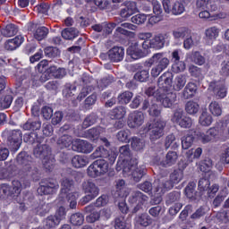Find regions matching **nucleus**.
Here are the masks:
<instances>
[{"mask_svg": "<svg viewBox=\"0 0 229 229\" xmlns=\"http://www.w3.org/2000/svg\"><path fill=\"white\" fill-rule=\"evenodd\" d=\"M187 83V78L185 75H178L173 81V73L167 72L161 75L158 79V87L160 90H165L169 92L171 90H175L180 92Z\"/></svg>", "mask_w": 229, "mask_h": 229, "instance_id": "nucleus-1", "label": "nucleus"}, {"mask_svg": "<svg viewBox=\"0 0 229 229\" xmlns=\"http://www.w3.org/2000/svg\"><path fill=\"white\" fill-rule=\"evenodd\" d=\"M110 171V165L105 159H98L88 167V174L91 178H97L101 174H106Z\"/></svg>", "mask_w": 229, "mask_h": 229, "instance_id": "nucleus-2", "label": "nucleus"}, {"mask_svg": "<svg viewBox=\"0 0 229 229\" xmlns=\"http://www.w3.org/2000/svg\"><path fill=\"white\" fill-rule=\"evenodd\" d=\"M169 36L167 34H157L154 38L144 41L142 47L143 49H149V47L152 49H162V47L165 46V40H167Z\"/></svg>", "mask_w": 229, "mask_h": 229, "instance_id": "nucleus-3", "label": "nucleus"}, {"mask_svg": "<svg viewBox=\"0 0 229 229\" xmlns=\"http://www.w3.org/2000/svg\"><path fill=\"white\" fill-rule=\"evenodd\" d=\"M164 128H165V122L157 120L148 124V131L151 140H158L164 136Z\"/></svg>", "mask_w": 229, "mask_h": 229, "instance_id": "nucleus-4", "label": "nucleus"}, {"mask_svg": "<svg viewBox=\"0 0 229 229\" xmlns=\"http://www.w3.org/2000/svg\"><path fill=\"white\" fill-rule=\"evenodd\" d=\"M83 191L85 192V197L82 199L83 203H89L99 196V188L92 182H84Z\"/></svg>", "mask_w": 229, "mask_h": 229, "instance_id": "nucleus-5", "label": "nucleus"}, {"mask_svg": "<svg viewBox=\"0 0 229 229\" xmlns=\"http://www.w3.org/2000/svg\"><path fill=\"white\" fill-rule=\"evenodd\" d=\"M123 173V176H132L134 182H140V178L144 176V167L138 168L135 162L133 165L124 166Z\"/></svg>", "mask_w": 229, "mask_h": 229, "instance_id": "nucleus-6", "label": "nucleus"}, {"mask_svg": "<svg viewBox=\"0 0 229 229\" xmlns=\"http://www.w3.org/2000/svg\"><path fill=\"white\" fill-rule=\"evenodd\" d=\"M158 94H160L157 98V101H161L165 108H171L173 106V104L176 101V94L171 92V91H165V90H160Z\"/></svg>", "mask_w": 229, "mask_h": 229, "instance_id": "nucleus-7", "label": "nucleus"}, {"mask_svg": "<svg viewBox=\"0 0 229 229\" xmlns=\"http://www.w3.org/2000/svg\"><path fill=\"white\" fill-rule=\"evenodd\" d=\"M145 201H148V197L140 191L133 192L129 198V203L134 207L135 212L144 205Z\"/></svg>", "mask_w": 229, "mask_h": 229, "instance_id": "nucleus-8", "label": "nucleus"}, {"mask_svg": "<svg viewBox=\"0 0 229 229\" xmlns=\"http://www.w3.org/2000/svg\"><path fill=\"white\" fill-rule=\"evenodd\" d=\"M72 149L78 153H91L94 147H92V144L89 143L87 140H73Z\"/></svg>", "mask_w": 229, "mask_h": 229, "instance_id": "nucleus-9", "label": "nucleus"}, {"mask_svg": "<svg viewBox=\"0 0 229 229\" xmlns=\"http://www.w3.org/2000/svg\"><path fill=\"white\" fill-rule=\"evenodd\" d=\"M199 191H206L209 198H214L216 192L219 191V186L217 184L210 186V181L208 179H200L199 182Z\"/></svg>", "mask_w": 229, "mask_h": 229, "instance_id": "nucleus-10", "label": "nucleus"}, {"mask_svg": "<svg viewBox=\"0 0 229 229\" xmlns=\"http://www.w3.org/2000/svg\"><path fill=\"white\" fill-rule=\"evenodd\" d=\"M172 121L173 123L179 124L181 128H191V126H192V120L190 117L183 115V112L182 111L175 112Z\"/></svg>", "mask_w": 229, "mask_h": 229, "instance_id": "nucleus-11", "label": "nucleus"}, {"mask_svg": "<svg viewBox=\"0 0 229 229\" xmlns=\"http://www.w3.org/2000/svg\"><path fill=\"white\" fill-rule=\"evenodd\" d=\"M144 114L142 112L135 111L129 115L128 126L129 128H139L144 124Z\"/></svg>", "mask_w": 229, "mask_h": 229, "instance_id": "nucleus-12", "label": "nucleus"}, {"mask_svg": "<svg viewBox=\"0 0 229 229\" xmlns=\"http://www.w3.org/2000/svg\"><path fill=\"white\" fill-rule=\"evenodd\" d=\"M93 158H108L110 162H115V158H117V154L114 151H111L110 153L104 147H98L94 153L91 155Z\"/></svg>", "mask_w": 229, "mask_h": 229, "instance_id": "nucleus-13", "label": "nucleus"}, {"mask_svg": "<svg viewBox=\"0 0 229 229\" xmlns=\"http://www.w3.org/2000/svg\"><path fill=\"white\" fill-rule=\"evenodd\" d=\"M9 140L12 151H19V148L22 144V132L19 130L13 131Z\"/></svg>", "mask_w": 229, "mask_h": 229, "instance_id": "nucleus-14", "label": "nucleus"}, {"mask_svg": "<svg viewBox=\"0 0 229 229\" xmlns=\"http://www.w3.org/2000/svg\"><path fill=\"white\" fill-rule=\"evenodd\" d=\"M216 135H217V130H216V128H210L206 132H198L197 139L203 144H207V142L214 140Z\"/></svg>", "mask_w": 229, "mask_h": 229, "instance_id": "nucleus-15", "label": "nucleus"}, {"mask_svg": "<svg viewBox=\"0 0 229 229\" xmlns=\"http://www.w3.org/2000/svg\"><path fill=\"white\" fill-rule=\"evenodd\" d=\"M219 33H221V30L217 27H209L205 30V40L208 46H212L214 41L219 37Z\"/></svg>", "mask_w": 229, "mask_h": 229, "instance_id": "nucleus-16", "label": "nucleus"}, {"mask_svg": "<svg viewBox=\"0 0 229 229\" xmlns=\"http://www.w3.org/2000/svg\"><path fill=\"white\" fill-rule=\"evenodd\" d=\"M137 13H139V8H137V3L129 2L126 4L125 8L122 9L120 15L123 19H128Z\"/></svg>", "mask_w": 229, "mask_h": 229, "instance_id": "nucleus-17", "label": "nucleus"}, {"mask_svg": "<svg viewBox=\"0 0 229 229\" xmlns=\"http://www.w3.org/2000/svg\"><path fill=\"white\" fill-rule=\"evenodd\" d=\"M150 64H156L157 67L164 71L165 69H167V66L169 65V59L158 53L150 58Z\"/></svg>", "mask_w": 229, "mask_h": 229, "instance_id": "nucleus-18", "label": "nucleus"}, {"mask_svg": "<svg viewBox=\"0 0 229 229\" xmlns=\"http://www.w3.org/2000/svg\"><path fill=\"white\" fill-rule=\"evenodd\" d=\"M108 56L111 62H121L124 57V48L114 47L108 51Z\"/></svg>", "mask_w": 229, "mask_h": 229, "instance_id": "nucleus-19", "label": "nucleus"}, {"mask_svg": "<svg viewBox=\"0 0 229 229\" xmlns=\"http://www.w3.org/2000/svg\"><path fill=\"white\" fill-rule=\"evenodd\" d=\"M196 6L200 10H208L209 12L217 10V4L214 0H197Z\"/></svg>", "mask_w": 229, "mask_h": 229, "instance_id": "nucleus-20", "label": "nucleus"}, {"mask_svg": "<svg viewBox=\"0 0 229 229\" xmlns=\"http://www.w3.org/2000/svg\"><path fill=\"white\" fill-rule=\"evenodd\" d=\"M22 42H24V37L22 36H16L13 39H8L5 42L4 47L7 49V51H15L17 47H21L22 45Z\"/></svg>", "mask_w": 229, "mask_h": 229, "instance_id": "nucleus-21", "label": "nucleus"}, {"mask_svg": "<svg viewBox=\"0 0 229 229\" xmlns=\"http://www.w3.org/2000/svg\"><path fill=\"white\" fill-rule=\"evenodd\" d=\"M199 42V36L198 34H188L183 41L184 49H191L192 46H196Z\"/></svg>", "mask_w": 229, "mask_h": 229, "instance_id": "nucleus-22", "label": "nucleus"}, {"mask_svg": "<svg viewBox=\"0 0 229 229\" xmlns=\"http://www.w3.org/2000/svg\"><path fill=\"white\" fill-rule=\"evenodd\" d=\"M127 55L132 60H139L142 58V51L139 48V45L134 44L127 48Z\"/></svg>", "mask_w": 229, "mask_h": 229, "instance_id": "nucleus-23", "label": "nucleus"}, {"mask_svg": "<svg viewBox=\"0 0 229 229\" xmlns=\"http://www.w3.org/2000/svg\"><path fill=\"white\" fill-rule=\"evenodd\" d=\"M169 189H173V184H171L169 182L165 183L161 182L160 185L157 186L156 190L157 200L156 203H160V201H162V198H160V196H162V194H164L165 191H169Z\"/></svg>", "mask_w": 229, "mask_h": 229, "instance_id": "nucleus-24", "label": "nucleus"}, {"mask_svg": "<svg viewBox=\"0 0 229 229\" xmlns=\"http://www.w3.org/2000/svg\"><path fill=\"white\" fill-rule=\"evenodd\" d=\"M72 164L73 167L80 169L81 167H85L89 164V158L85 156H75L72 159Z\"/></svg>", "mask_w": 229, "mask_h": 229, "instance_id": "nucleus-25", "label": "nucleus"}, {"mask_svg": "<svg viewBox=\"0 0 229 229\" xmlns=\"http://www.w3.org/2000/svg\"><path fill=\"white\" fill-rule=\"evenodd\" d=\"M49 148L47 145L38 144L37 148H34V155L37 157L44 158L49 155Z\"/></svg>", "mask_w": 229, "mask_h": 229, "instance_id": "nucleus-26", "label": "nucleus"}, {"mask_svg": "<svg viewBox=\"0 0 229 229\" xmlns=\"http://www.w3.org/2000/svg\"><path fill=\"white\" fill-rule=\"evenodd\" d=\"M58 189V184H55L54 182H50L49 185L44 186L41 185L38 188V194H53Z\"/></svg>", "mask_w": 229, "mask_h": 229, "instance_id": "nucleus-27", "label": "nucleus"}, {"mask_svg": "<svg viewBox=\"0 0 229 229\" xmlns=\"http://www.w3.org/2000/svg\"><path fill=\"white\" fill-rule=\"evenodd\" d=\"M17 162L20 165H23L25 171H29L31 166L30 156L26 155V153H20L17 157Z\"/></svg>", "mask_w": 229, "mask_h": 229, "instance_id": "nucleus-28", "label": "nucleus"}, {"mask_svg": "<svg viewBox=\"0 0 229 229\" xmlns=\"http://www.w3.org/2000/svg\"><path fill=\"white\" fill-rule=\"evenodd\" d=\"M196 90H198V87L194 83L190 82L186 85L182 96L185 99H189V98H192L196 94Z\"/></svg>", "mask_w": 229, "mask_h": 229, "instance_id": "nucleus-29", "label": "nucleus"}, {"mask_svg": "<svg viewBox=\"0 0 229 229\" xmlns=\"http://www.w3.org/2000/svg\"><path fill=\"white\" fill-rule=\"evenodd\" d=\"M78 30L74 28H68L62 31V37L63 38H65V40H72V38H76L79 35Z\"/></svg>", "mask_w": 229, "mask_h": 229, "instance_id": "nucleus-30", "label": "nucleus"}, {"mask_svg": "<svg viewBox=\"0 0 229 229\" xmlns=\"http://www.w3.org/2000/svg\"><path fill=\"white\" fill-rule=\"evenodd\" d=\"M176 160H178V154L174 151H169L165 156L164 165L171 167V165H174Z\"/></svg>", "mask_w": 229, "mask_h": 229, "instance_id": "nucleus-31", "label": "nucleus"}, {"mask_svg": "<svg viewBox=\"0 0 229 229\" xmlns=\"http://www.w3.org/2000/svg\"><path fill=\"white\" fill-rule=\"evenodd\" d=\"M208 110L212 115H215L216 117H219L221 114H223V108L221 107V105L218 104L216 101H212L208 106Z\"/></svg>", "mask_w": 229, "mask_h": 229, "instance_id": "nucleus-32", "label": "nucleus"}, {"mask_svg": "<svg viewBox=\"0 0 229 229\" xmlns=\"http://www.w3.org/2000/svg\"><path fill=\"white\" fill-rule=\"evenodd\" d=\"M112 119H124V115H126V108L124 106H120L113 109L110 113Z\"/></svg>", "mask_w": 229, "mask_h": 229, "instance_id": "nucleus-33", "label": "nucleus"}, {"mask_svg": "<svg viewBox=\"0 0 229 229\" xmlns=\"http://www.w3.org/2000/svg\"><path fill=\"white\" fill-rule=\"evenodd\" d=\"M17 27L11 23L7 24L5 28L2 29L1 33L4 35V37H13L14 35H17Z\"/></svg>", "mask_w": 229, "mask_h": 229, "instance_id": "nucleus-34", "label": "nucleus"}, {"mask_svg": "<svg viewBox=\"0 0 229 229\" xmlns=\"http://www.w3.org/2000/svg\"><path fill=\"white\" fill-rule=\"evenodd\" d=\"M179 168L178 170L174 171V173L170 176V180L172 183H180L182 180H183V168Z\"/></svg>", "mask_w": 229, "mask_h": 229, "instance_id": "nucleus-35", "label": "nucleus"}, {"mask_svg": "<svg viewBox=\"0 0 229 229\" xmlns=\"http://www.w3.org/2000/svg\"><path fill=\"white\" fill-rule=\"evenodd\" d=\"M203 153L202 148H191L187 151L186 157L190 162H192L194 158H199L201 157V154Z\"/></svg>", "mask_w": 229, "mask_h": 229, "instance_id": "nucleus-36", "label": "nucleus"}, {"mask_svg": "<svg viewBox=\"0 0 229 229\" xmlns=\"http://www.w3.org/2000/svg\"><path fill=\"white\" fill-rule=\"evenodd\" d=\"M147 96H148V98L143 102V110H146L148 106H149V101H153V98H158V93L155 92V89L148 88L146 90Z\"/></svg>", "mask_w": 229, "mask_h": 229, "instance_id": "nucleus-37", "label": "nucleus"}, {"mask_svg": "<svg viewBox=\"0 0 229 229\" xmlns=\"http://www.w3.org/2000/svg\"><path fill=\"white\" fill-rule=\"evenodd\" d=\"M47 33H49V30L46 27H39L34 31V38L36 40H44L46 37H47Z\"/></svg>", "mask_w": 229, "mask_h": 229, "instance_id": "nucleus-38", "label": "nucleus"}, {"mask_svg": "<svg viewBox=\"0 0 229 229\" xmlns=\"http://www.w3.org/2000/svg\"><path fill=\"white\" fill-rule=\"evenodd\" d=\"M40 126H42L40 122H38V121L33 122L31 120H29L27 123H25L22 125V129L25 130V131H35V130H40Z\"/></svg>", "mask_w": 229, "mask_h": 229, "instance_id": "nucleus-39", "label": "nucleus"}, {"mask_svg": "<svg viewBox=\"0 0 229 229\" xmlns=\"http://www.w3.org/2000/svg\"><path fill=\"white\" fill-rule=\"evenodd\" d=\"M114 228L115 229H130L131 228V225L126 220H124V217L120 216L115 218L114 220Z\"/></svg>", "mask_w": 229, "mask_h": 229, "instance_id": "nucleus-40", "label": "nucleus"}, {"mask_svg": "<svg viewBox=\"0 0 229 229\" xmlns=\"http://www.w3.org/2000/svg\"><path fill=\"white\" fill-rule=\"evenodd\" d=\"M126 30L135 31V30H137V26L128 22L122 23L121 26L116 29V31H118V33H122V35H128V30Z\"/></svg>", "mask_w": 229, "mask_h": 229, "instance_id": "nucleus-41", "label": "nucleus"}, {"mask_svg": "<svg viewBox=\"0 0 229 229\" xmlns=\"http://www.w3.org/2000/svg\"><path fill=\"white\" fill-rule=\"evenodd\" d=\"M185 110L190 115H194L199 112V105L196 102L190 101L186 104Z\"/></svg>", "mask_w": 229, "mask_h": 229, "instance_id": "nucleus-42", "label": "nucleus"}, {"mask_svg": "<svg viewBox=\"0 0 229 229\" xmlns=\"http://www.w3.org/2000/svg\"><path fill=\"white\" fill-rule=\"evenodd\" d=\"M73 142L72 137L69 135H64L57 140V144L60 146V148H69V146L73 144Z\"/></svg>", "mask_w": 229, "mask_h": 229, "instance_id": "nucleus-43", "label": "nucleus"}, {"mask_svg": "<svg viewBox=\"0 0 229 229\" xmlns=\"http://www.w3.org/2000/svg\"><path fill=\"white\" fill-rule=\"evenodd\" d=\"M103 131H105V129H103L101 127L92 128V129L88 130L87 137L89 139H94V140H96V139H98L99 137V135H101V133H103Z\"/></svg>", "mask_w": 229, "mask_h": 229, "instance_id": "nucleus-44", "label": "nucleus"}, {"mask_svg": "<svg viewBox=\"0 0 229 229\" xmlns=\"http://www.w3.org/2000/svg\"><path fill=\"white\" fill-rule=\"evenodd\" d=\"M70 221L72 225H74V226H81V225H83V221H85V218L83 217V215L76 213L72 215Z\"/></svg>", "mask_w": 229, "mask_h": 229, "instance_id": "nucleus-45", "label": "nucleus"}, {"mask_svg": "<svg viewBox=\"0 0 229 229\" xmlns=\"http://www.w3.org/2000/svg\"><path fill=\"white\" fill-rule=\"evenodd\" d=\"M131 98H133V93L125 91L118 97V101L119 103H122V105H128V103L131 101Z\"/></svg>", "mask_w": 229, "mask_h": 229, "instance_id": "nucleus-46", "label": "nucleus"}, {"mask_svg": "<svg viewBox=\"0 0 229 229\" xmlns=\"http://www.w3.org/2000/svg\"><path fill=\"white\" fill-rule=\"evenodd\" d=\"M199 124L202 126H210L212 124V116L207 112L202 113L199 117Z\"/></svg>", "mask_w": 229, "mask_h": 229, "instance_id": "nucleus-47", "label": "nucleus"}, {"mask_svg": "<svg viewBox=\"0 0 229 229\" xmlns=\"http://www.w3.org/2000/svg\"><path fill=\"white\" fill-rule=\"evenodd\" d=\"M149 78V70H141L138 72L134 75V80H137L138 81H148V79Z\"/></svg>", "mask_w": 229, "mask_h": 229, "instance_id": "nucleus-48", "label": "nucleus"}, {"mask_svg": "<svg viewBox=\"0 0 229 229\" xmlns=\"http://www.w3.org/2000/svg\"><path fill=\"white\" fill-rule=\"evenodd\" d=\"M194 142V137L192 135H186L182 138V149H189Z\"/></svg>", "mask_w": 229, "mask_h": 229, "instance_id": "nucleus-49", "label": "nucleus"}, {"mask_svg": "<svg viewBox=\"0 0 229 229\" xmlns=\"http://www.w3.org/2000/svg\"><path fill=\"white\" fill-rule=\"evenodd\" d=\"M144 146L146 144L144 143V140L138 139V138H132L131 140V148L135 151H140L141 149H144Z\"/></svg>", "mask_w": 229, "mask_h": 229, "instance_id": "nucleus-50", "label": "nucleus"}, {"mask_svg": "<svg viewBox=\"0 0 229 229\" xmlns=\"http://www.w3.org/2000/svg\"><path fill=\"white\" fill-rule=\"evenodd\" d=\"M185 12V5L180 2H175L173 4V15H182Z\"/></svg>", "mask_w": 229, "mask_h": 229, "instance_id": "nucleus-51", "label": "nucleus"}, {"mask_svg": "<svg viewBox=\"0 0 229 229\" xmlns=\"http://www.w3.org/2000/svg\"><path fill=\"white\" fill-rule=\"evenodd\" d=\"M116 192H118V196L124 197L126 196V182L124 180H118L116 182Z\"/></svg>", "mask_w": 229, "mask_h": 229, "instance_id": "nucleus-52", "label": "nucleus"}, {"mask_svg": "<svg viewBox=\"0 0 229 229\" xmlns=\"http://www.w3.org/2000/svg\"><path fill=\"white\" fill-rule=\"evenodd\" d=\"M165 146L166 149H169V148H178V144H176V137H174V134L168 135L165 139Z\"/></svg>", "mask_w": 229, "mask_h": 229, "instance_id": "nucleus-53", "label": "nucleus"}, {"mask_svg": "<svg viewBox=\"0 0 229 229\" xmlns=\"http://www.w3.org/2000/svg\"><path fill=\"white\" fill-rule=\"evenodd\" d=\"M190 30L185 28L177 29L173 32L174 38H185L190 35Z\"/></svg>", "mask_w": 229, "mask_h": 229, "instance_id": "nucleus-54", "label": "nucleus"}, {"mask_svg": "<svg viewBox=\"0 0 229 229\" xmlns=\"http://www.w3.org/2000/svg\"><path fill=\"white\" fill-rule=\"evenodd\" d=\"M186 65L183 61H175L172 65V70L174 72H183L185 71Z\"/></svg>", "mask_w": 229, "mask_h": 229, "instance_id": "nucleus-55", "label": "nucleus"}, {"mask_svg": "<svg viewBox=\"0 0 229 229\" xmlns=\"http://www.w3.org/2000/svg\"><path fill=\"white\" fill-rule=\"evenodd\" d=\"M60 225V219L55 217V216H50L46 219V226L47 228H55Z\"/></svg>", "mask_w": 229, "mask_h": 229, "instance_id": "nucleus-56", "label": "nucleus"}, {"mask_svg": "<svg viewBox=\"0 0 229 229\" xmlns=\"http://www.w3.org/2000/svg\"><path fill=\"white\" fill-rule=\"evenodd\" d=\"M133 24H144L148 21V15L144 13L136 14L131 18Z\"/></svg>", "mask_w": 229, "mask_h": 229, "instance_id": "nucleus-57", "label": "nucleus"}, {"mask_svg": "<svg viewBox=\"0 0 229 229\" xmlns=\"http://www.w3.org/2000/svg\"><path fill=\"white\" fill-rule=\"evenodd\" d=\"M30 73L27 70L17 68L14 72V76L18 81H22Z\"/></svg>", "mask_w": 229, "mask_h": 229, "instance_id": "nucleus-58", "label": "nucleus"}, {"mask_svg": "<svg viewBox=\"0 0 229 229\" xmlns=\"http://www.w3.org/2000/svg\"><path fill=\"white\" fill-rule=\"evenodd\" d=\"M12 96L7 95L4 98H2L0 99V107L3 108V110L6 109V108H10L11 105H12Z\"/></svg>", "mask_w": 229, "mask_h": 229, "instance_id": "nucleus-59", "label": "nucleus"}, {"mask_svg": "<svg viewBox=\"0 0 229 229\" xmlns=\"http://www.w3.org/2000/svg\"><path fill=\"white\" fill-rule=\"evenodd\" d=\"M214 92H216V96L220 98H226V88L224 84H217Z\"/></svg>", "mask_w": 229, "mask_h": 229, "instance_id": "nucleus-60", "label": "nucleus"}, {"mask_svg": "<svg viewBox=\"0 0 229 229\" xmlns=\"http://www.w3.org/2000/svg\"><path fill=\"white\" fill-rule=\"evenodd\" d=\"M189 71L191 76L199 78V80H203V72H201V69L198 68L197 66L191 65L190 66Z\"/></svg>", "mask_w": 229, "mask_h": 229, "instance_id": "nucleus-61", "label": "nucleus"}, {"mask_svg": "<svg viewBox=\"0 0 229 229\" xmlns=\"http://www.w3.org/2000/svg\"><path fill=\"white\" fill-rule=\"evenodd\" d=\"M199 169L202 173H210V169H212V161L210 159H205L200 164Z\"/></svg>", "mask_w": 229, "mask_h": 229, "instance_id": "nucleus-62", "label": "nucleus"}, {"mask_svg": "<svg viewBox=\"0 0 229 229\" xmlns=\"http://www.w3.org/2000/svg\"><path fill=\"white\" fill-rule=\"evenodd\" d=\"M98 117L96 114H90L85 118L82 123V128H89V126H92L94 123H96Z\"/></svg>", "mask_w": 229, "mask_h": 229, "instance_id": "nucleus-63", "label": "nucleus"}, {"mask_svg": "<svg viewBox=\"0 0 229 229\" xmlns=\"http://www.w3.org/2000/svg\"><path fill=\"white\" fill-rule=\"evenodd\" d=\"M217 219H220L222 223H228L229 222V210H224L216 215Z\"/></svg>", "mask_w": 229, "mask_h": 229, "instance_id": "nucleus-64", "label": "nucleus"}]
</instances>
